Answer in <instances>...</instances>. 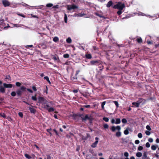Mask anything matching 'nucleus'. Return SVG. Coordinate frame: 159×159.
<instances>
[{
  "instance_id": "f257e3e1",
  "label": "nucleus",
  "mask_w": 159,
  "mask_h": 159,
  "mask_svg": "<svg viewBox=\"0 0 159 159\" xmlns=\"http://www.w3.org/2000/svg\"><path fill=\"white\" fill-rule=\"evenodd\" d=\"M52 102H53L52 101L48 102L46 101V102H44L43 104L44 108L47 110L49 112L54 111L55 110V109L53 108L52 107H50V106L48 104V103H50L52 104Z\"/></svg>"
},
{
  "instance_id": "f03ea898",
  "label": "nucleus",
  "mask_w": 159,
  "mask_h": 159,
  "mask_svg": "<svg viewBox=\"0 0 159 159\" xmlns=\"http://www.w3.org/2000/svg\"><path fill=\"white\" fill-rule=\"evenodd\" d=\"M110 129L112 132H114L116 129L118 130L119 131L117 132L116 134V135L118 137H120L121 135V132L120 131L121 129V127L120 126L118 125L116 127L115 126H112L111 127Z\"/></svg>"
},
{
  "instance_id": "7ed1b4c3",
  "label": "nucleus",
  "mask_w": 159,
  "mask_h": 159,
  "mask_svg": "<svg viewBox=\"0 0 159 159\" xmlns=\"http://www.w3.org/2000/svg\"><path fill=\"white\" fill-rule=\"evenodd\" d=\"M26 88L24 86H21L19 89H17L16 91V95L17 96L20 97L22 94L23 92L26 91Z\"/></svg>"
},
{
  "instance_id": "20e7f679",
  "label": "nucleus",
  "mask_w": 159,
  "mask_h": 159,
  "mask_svg": "<svg viewBox=\"0 0 159 159\" xmlns=\"http://www.w3.org/2000/svg\"><path fill=\"white\" fill-rule=\"evenodd\" d=\"M125 7L124 3L121 2H118L117 4L114 6L113 8L119 10H122Z\"/></svg>"
},
{
  "instance_id": "39448f33",
  "label": "nucleus",
  "mask_w": 159,
  "mask_h": 159,
  "mask_svg": "<svg viewBox=\"0 0 159 159\" xmlns=\"http://www.w3.org/2000/svg\"><path fill=\"white\" fill-rule=\"evenodd\" d=\"M70 116L72 117V119L75 121H77L80 118V114L72 113L70 115Z\"/></svg>"
},
{
  "instance_id": "423d86ee",
  "label": "nucleus",
  "mask_w": 159,
  "mask_h": 159,
  "mask_svg": "<svg viewBox=\"0 0 159 159\" xmlns=\"http://www.w3.org/2000/svg\"><path fill=\"white\" fill-rule=\"evenodd\" d=\"M82 115H80V117L83 120H89L90 122H91L92 120V117L91 116H88V115H86L84 117Z\"/></svg>"
},
{
  "instance_id": "0eeeda50",
  "label": "nucleus",
  "mask_w": 159,
  "mask_h": 159,
  "mask_svg": "<svg viewBox=\"0 0 159 159\" xmlns=\"http://www.w3.org/2000/svg\"><path fill=\"white\" fill-rule=\"evenodd\" d=\"M67 7L68 10L69 11L75 10L77 8L76 6L74 4L72 5H67Z\"/></svg>"
},
{
  "instance_id": "6e6552de",
  "label": "nucleus",
  "mask_w": 159,
  "mask_h": 159,
  "mask_svg": "<svg viewBox=\"0 0 159 159\" xmlns=\"http://www.w3.org/2000/svg\"><path fill=\"white\" fill-rule=\"evenodd\" d=\"M90 64L91 65H99L101 64V61L98 60H93L90 61Z\"/></svg>"
},
{
  "instance_id": "1a4fd4ad",
  "label": "nucleus",
  "mask_w": 159,
  "mask_h": 159,
  "mask_svg": "<svg viewBox=\"0 0 159 159\" xmlns=\"http://www.w3.org/2000/svg\"><path fill=\"white\" fill-rule=\"evenodd\" d=\"M2 2L3 6L6 7L9 6L10 5V3L8 0H2Z\"/></svg>"
},
{
  "instance_id": "9d476101",
  "label": "nucleus",
  "mask_w": 159,
  "mask_h": 159,
  "mask_svg": "<svg viewBox=\"0 0 159 159\" xmlns=\"http://www.w3.org/2000/svg\"><path fill=\"white\" fill-rule=\"evenodd\" d=\"M98 137H96L95 139L96 140L95 141L94 143H93L91 145V146L92 148H95L96 147L97 145L98 144Z\"/></svg>"
},
{
  "instance_id": "9b49d317",
  "label": "nucleus",
  "mask_w": 159,
  "mask_h": 159,
  "mask_svg": "<svg viewBox=\"0 0 159 159\" xmlns=\"http://www.w3.org/2000/svg\"><path fill=\"white\" fill-rule=\"evenodd\" d=\"M141 102L138 101L137 102H133L132 103V104L133 106H132V107H138L139 106Z\"/></svg>"
},
{
  "instance_id": "f8f14e48",
  "label": "nucleus",
  "mask_w": 159,
  "mask_h": 159,
  "mask_svg": "<svg viewBox=\"0 0 159 159\" xmlns=\"http://www.w3.org/2000/svg\"><path fill=\"white\" fill-rule=\"evenodd\" d=\"M3 86L5 88H11L12 86V84H7L6 83L3 84Z\"/></svg>"
},
{
  "instance_id": "ddd939ff",
  "label": "nucleus",
  "mask_w": 159,
  "mask_h": 159,
  "mask_svg": "<svg viewBox=\"0 0 159 159\" xmlns=\"http://www.w3.org/2000/svg\"><path fill=\"white\" fill-rule=\"evenodd\" d=\"M80 107H81L80 108V110L83 111L84 109V108H89L90 107V106L89 105H84L83 106L80 105Z\"/></svg>"
},
{
  "instance_id": "4468645a",
  "label": "nucleus",
  "mask_w": 159,
  "mask_h": 159,
  "mask_svg": "<svg viewBox=\"0 0 159 159\" xmlns=\"http://www.w3.org/2000/svg\"><path fill=\"white\" fill-rule=\"evenodd\" d=\"M45 101V98L43 97H39L38 98V102L39 103H42Z\"/></svg>"
},
{
  "instance_id": "2eb2a0df",
  "label": "nucleus",
  "mask_w": 159,
  "mask_h": 159,
  "mask_svg": "<svg viewBox=\"0 0 159 159\" xmlns=\"http://www.w3.org/2000/svg\"><path fill=\"white\" fill-rule=\"evenodd\" d=\"M29 110L31 113L34 114H35L36 113V110L35 109L30 107H29Z\"/></svg>"
},
{
  "instance_id": "dca6fc26",
  "label": "nucleus",
  "mask_w": 159,
  "mask_h": 159,
  "mask_svg": "<svg viewBox=\"0 0 159 159\" xmlns=\"http://www.w3.org/2000/svg\"><path fill=\"white\" fill-rule=\"evenodd\" d=\"M111 51H108L106 52V54L107 56V58L111 57H113V55L111 53Z\"/></svg>"
},
{
  "instance_id": "f3484780",
  "label": "nucleus",
  "mask_w": 159,
  "mask_h": 159,
  "mask_svg": "<svg viewBox=\"0 0 159 159\" xmlns=\"http://www.w3.org/2000/svg\"><path fill=\"white\" fill-rule=\"evenodd\" d=\"M4 87L2 86H0V92L2 93H5V89Z\"/></svg>"
},
{
  "instance_id": "a211bd4d",
  "label": "nucleus",
  "mask_w": 159,
  "mask_h": 159,
  "mask_svg": "<svg viewBox=\"0 0 159 159\" xmlns=\"http://www.w3.org/2000/svg\"><path fill=\"white\" fill-rule=\"evenodd\" d=\"M113 4V2L112 1H110L109 2H108L107 3V4L106 7H109L111 6H112V5Z\"/></svg>"
},
{
  "instance_id": "6ab92c4d",
  "label": "nucleus",
  "mask_w": 159,
  "mask_h": 159,
  "mask_svg": "<svg viewBox=\"0 0 159 159\" xmlns=\"http://www.w3.org/2000/svg\"><path fill=\"white\" fill-rule=\"evenodd\" d=\"M87 15L86 12H81L80 13V17L84 16V17H87Z\"/></svg>"
},
{
  "instance_id": "aec40b11",
  "label": "nucleus",
  "mask_w": 159,
  "mask_h": 159,
  "mask_svg": "<svg viewBox=\"0 0 159 159\" xmlns=\"http://www.w3.org/2000/svg\"><path fill=\"white\" fill-rule=\"evenodd\" d=\"M52 59L54 60V61H57L58 62H59L60 61V59L58 57H57L53 55Z\"/></svg>"
},
{
  "instance_id": "412c9836",
  "label": "nucleus",
  "mask_w": 159,
  "mask_h": 159,
  "mask_svg": "<svg viewBox=\"0 0 159 159\" xmlns=\"http://www.w3.org/2000/svg\"><path fill=\"white\" fill-rule=\"evenodd\" d=\"M158 147V146L157 145H153L151 146V148L153 150H155Z\"/></svg>"
},
{
  "instance_id": "4be33fe9",
  "label": "nucleus",
  "mask_w": 159,
  "mask_h": 159,
  "mask_svg": "<svg viewBox=\"0 0 159 159\" xmlns=\"http://www.w3.org/2000/svg\"><path fill=\"white\" fill-rule=\"evenodd\" d=\"M85 57L86 58L88 59H91L92 58V56L90 54H87L85 55Z\"/></svg>"
},
{
  "instance_id": "5701e85b",
  "label": "nucleus",
  "mask_w": 159,
  "mask_h": 159,
  "mask_svg": "<svg viewBox=\"0 0 159 159\" xmlns=\"http://www.w3.org/2000/svg\"><path fill=\"white\" fill-rule=\"evenodd\" d=\"M79 72V70H77L76 71L75 76L74 77H73V80H76L77 79V75L78 74Z\"/></svg>"
},
{
  "instance_id": "b1692460",
  "label": "nucleus",
  "mask_w": 159,
  "mask_h": 159,
  "mask_svg": "<svg viewBox=\"0 0 159 159\" xmlns=\"http://www.w3.org/2000/svg\"><path fill=\"white\" fill-rule=\"evenodd\" d=\"M147 157V153L146 152H144L143 154L142 159H146Z\"/></svg>"
},
{
  "instance_id": "393cba45",
  "label": "nucleus",
  "mask_w": 159,
  "mask_h": 159,
  "mask_svg": "<svg viewBox=\"0 0 159 159\" xmlns=\"http://www.w3.org/2000/svg\"><path fill=\"white\" fill-rule=\"evenodd\" d=\"M53 40L55 42H57L59 41V38L58 37L56 36L53 38Z\"/></svg>"
},
{
  "instance_id": "a878e982",
  "label": "nucleus",
  "mask_w": 159,
  "mask_h": 159,
  "mask_svg": "<svg viewBox=\"0 0 159 159\" xmlns=\"http://www.w3.org/2000/svg\"><path fill=\"white\" fill-rule=\"evenodd\" d=\"M137 42L139 43H141L142 42V39L141 37H139L137 39Z\"/></svg>"
},
{
  "instance_id": "bb28decb",
  "label": "nucleus",
  "mask_w": 159,
  "mask_h": 159,
  "mask_svg": "<svg viewBox=\"0 0 159 159\" xmlns=\"http://www.w3.org/2000/svg\"><path fill=\"white\" fill-rule=\"evenodd\" d=\"M120 123V118H117L116 119V121L115 123L116 124H119Z\"/></svg>"
},
{
  "instance_id": "cd10ccee",
  "label": "nucleus",
  "mask_w": 159,
  "mask_h": 159,
  "mask_svg": "<svg viewBox=\"0 0 159 159\" xmlns=\"http://www.w3.org/2000/svg\"><path fill=\"white\" fill-rule=\"evenodd\" d=\"M106 103V101H104L102 102L101 103L102 108L103 110H104V106L105 104Z\"/></svg>"
},
{
  "instance_id": "c85d7f7f",
  "label": "nucleus",
  "mask_w": 159,
  "mask_h": 159,
  "mask_svg": "<svg viewBox=\"0 0 159 159\" xmlns=\"http://www.w3.org/2000/svg\"><path fill=\"white\" fill-rule=\"evenodd\" d=\"M106 103V101H104L102 102L101 103L102 108L103 110H104V106L105 104Z\"/></svg>"
},
{
  "instance_id": "c756f323",
  "label": "nucleus",
  "mask_w": 159,
  "mask_h": 159,
  "mask_svg": "<svg viewBox=\"0 0 159 159\" xmlns=\"http://www.w3.org/2000/svg\"><path fill=\"white\" fill-rule=\"evenodd\" d=\"M64 20L65 22L66 23L67 22V17L66 14V13L64 14Z\"/></svg>"
},
{
  "instance_id": "7c9ffc66",
  "label": "nucleus",
  "mask_w": 159,
  "mask_h": 159,
  "mask_svg": "<svg viewBox=\"0 0 159 159\" xmlns=\"http://www.w3.org/2000/svg\"><path fill=\"white\" fill-rule=\"evenodd\" d=\"M66 41L67 43H70L72 42V40L71 38L70 37L68 38L66 40Z\"/></svg>"
},
{
  "instance_id": "2f4dec72",
  "label": "nucleus",
  "mask_w": 159,
  "mask_h": 159,
  "mask_svg": "<svg viewBox=\"0 0 159 159\" xmlns=\"http://www.w3.org/2000/svg\"><path fill=\"white\" fill-rule=\"evenodd\" d=\"M5 80H8L11 81V77L9 75H7L6 76Z\"/></svg>"
},
{
  "instance_id": "473e14b6",
  "label": "nucleus",
  "mask_w": 159,
  "mask_h": 159,
  "mask_svg": "<svg viewBox=\"0 0 159 159\" xmlns=\"http://www.w3.org/2000/svg\"><path fill=\"white\" fill-rule=\"evenodd\" d=\"M44 78V79L46 80L48 82V83L51 84V82L49 80V78L48 76H45Z\"/></svg>"
},
{
  "instance_id": "72a5a7b5",
  "label": "nucleus",
  "mask_w": 159,
  "mask_h": 159,
  "mask_svg": "<svg viewBox=\"0 0 159 159\" xmlns=\"http://www.w3.org/2000/svg\"><path fill=\"white\" fill-rule=\"evenodd\" d=\"M137 157H141L142 156V154L140 152H138L136 154Z\"/></svg>"
},
{
  "instance_id": "f704fd0d",
  "label": "nucleus",
  "mask_w": 159,
  "mask_h": 159,
  "mask_svg": "<svg viewBox=\"0 0 159 159\" xmlns=\"http://www.w3.org/2000/svg\"><path fill=\"white\" fill-rule=\"evenodd\" d=\"M16 94V92L12 91L11 93V95L12 97H15Z\"/></svg>"
},
{
  "instance_id": "c9c22d12",
  "label": "nucleus",
  "mask_w": 159,
  "mask_h": 159,
  "mask_svg": "<svg viewBox=\"0 0 159 159\" xmlns=\"http://www.w3.org/2000/svg\"><path fill=\"white\" fill-rule=\"evenodd\" d=\"M36 95L35 94L34 96H32L31 97V99L32 100L34 101H36L37 98L36 97Z\"/></svg>"
},
{
  "instance_id": "e433bc0d",
  "label": "nucleus",
  "mask_w": 159,
  "mask_h": 159,
  "mask_svg": "<svg viewBox=\"0 0 159 159\" xmlns=\"http://www.w3.org/2000/svg\"><path fill=\"white\" fill-rule=\"evenodd\" d=\"M52 130V129L51 128L48 129H47V131L49 133L50 136H51L52 135V133L50 131L51 130Z\"/></svg>"
},
{
  "instance_id": "4c0bfd02",
  "label": "nucleus",
  "mask_w": 159,
  "mask_h": 159,
  "mask_svg": "<svg viewBox=\"0 0 159 159\" xmlns=\"http://www.w3.org/2000/svg\"><path fill=\"white\" fill-rule=\"evenodd\" d=\"M0 116L3 117L4 118H6V116L5 114L4 113H0Z\"/></svg>"
},
{
  "instance_id": "58836bf2",
  "label": "nucleus",
  "mask_w": 159,
  "mask_h": 159,
  "mask_svg": "<svg viewBox=\"0 0 159 159\" xmlns=\"http://www.w3.org/2000/svg\"><path fill=\"white\" fill-rule=\"evenodd\" d=\"M25 157L28 159H30L31 158V157L27 154H25Z\"/></svg>"
},
{
  "instance_id": "ea45409f",
  "label": "nucleus",
  "mask_w": 159,
  "mask_h": 159,
  "mask_svg": "<svg viewBox=\"0 0 159 159\" xmlns=\"http://www.w3.org/2000/svg\"><path fill=\"white\" fill-rule=\"evenodd\" d=\"M124 133L125 135L128 134L129 133V132L128 129H126L124 131Z\"/></svg>"
},
{
  "instance_id": "a19ab883",
  "label": "nucleus",
  "mask_w": 159,
  "mask_h": 159,
  "mask_svg": "<svg viewBox=\"0 0 159 159\" xmlns=\"http://www.w3.org/2000/svg\"><path fill=\"white\" fill-rule=\"evenodd\" d=\"M63 57L65 58H68L70 56L68 54H65L63 55Z\"/></svg>"
},
{
  "instance_id": "79ce46f5",
  "label": "nucleus",
  "mask_w": 159,
  "mask_h": 159,
  "mask_svg": "<svg viewBox=\"0 0 159 159\" xmlns=\"http://www.w3.org/2000/svg\"><path fill=\"white\" fill-rule=\"evenodd\" d=\"M121 121L122 123L125 124L127 122V120L125 118H123L122 119Z\"/></svg>"
},
{
  "instance_id": "37998d69",
  "label": "nucleus",
  "mask_w": 159,
  "mask_h": 159,
  "mask_svg": "<svg viewBox=\"0 0 159 159\" xmlns=\"http://www.w3.org/2000/svg\"><path fill=\"white\" fill-rule=\"evenodd\" d=\"M113 102L115 104L117 108L119 107V104L118 102L116 101H113Z\"/></svg>"
},
{
  "instance_id": "c03bdc74",
  "label": "nucleus",
  "mask_w": 159,
  "mask_h": 159,
  "mask_svg": "<svg viewBox=\"0 0 159 159\" xmlns=\"http://www.w3.org/2000/svg\"><path fill=\"white\" fill-rule=\"evenodd\" d=\"M16 85L17 87H21V84L19 82H16Z\"/></svg>"
},
{
  "instance_id": "a18cd8bd",
  "label": "nucleus",
  "mask_w": 159,
  "mask_h": 159,
  "mask_svg": "<svg viewBox=\"0 0 159 159\" xmlns=\"http://www.w3.org/2000/svg\"><path fill=\"white\" fill-rule=\"evenodd\" d=\"M103 120L106 122L109 121V119L107 117H104L103 118Z\"/></svg>"
},
{
  "instance_id": "49530a36",
  "label": "nucleus",
  "mask_w": 159,
  "mask_h": 159,
  "mask_svg": "<svg viewBox=\"0 0 159 159\" xmlns=\"http://www.w3.org/2000/svg\"><path fill=\"white\" fill-rule=\"evenodd\" d=\"M53 5L52 3H48L46 5L47 7H50L53 6Z\"/></svg>"
},
{
  "instance_id": "de8ad7c7",
  "label": "nucleus",
  "mask_w": 159,
  "mask_h": 159,
  "mask_svg": "<svg viewBox=\"0 0 159 159\" xmlns=\"http://www.w3.org/2000/svg\"><path fill=\"white\" fill-rule=\"evenodd\" d=\"M103 126L105 129H108L109 127L108 125L107 124H104Z\"/></svg>"
},
{
  "instance_id": "09e8293b",
  "label": "nucleus",
  "mask_w": 159,
  "mask_h": 159,
  "mask_svg": "<svg viewBox=\"0 0 159 159\" xmlns=\"http://www.w3.org/2000/svg\"><path fill=\"white\" fill-rule=\"evenodd\" d=\"M98 66H99V68H100L99 70L100 71L102 70L103 69V67L102 66V65L101 64L100 65H98Z\"/></svg>"
},
{
  "instance_id": "8fccbe9b",
  "label": "nucleus",
  "mask_w": 159,
  "mask_h": 159,
  "mask_svg": "<svg viewBox=\"0 0 159 159\" xmlns=\"http://www.w3.org/2000/svg\"><path fill=\"white\" fill-rule=\"evenodd\" d=\"M138 137L139 138H141L143 137L142 134L141 133H139L138 134Z\"/></svg>"
},
{
  "instance_id": "3c124183",
  "label": "nucleus",
  "mask_w": 159,
  "mask_h": 159,
  "mask_svg": "<svg viewBox=\"0 0 159 159\" xmlns=\"http://www.w3.org/2000/svg\"><path fill=\"white\" fill-rule=\"evenodd\" d=\"M146 128L147 130H148L149 131H150L151 130V127H150V126L148 125L146 126Z\"/></svg>"
},
{
  "instance_id": "603ef678",
  "label": "nucleus",
  "mask_w": 159,
  "mask_h": 159,
  "mask_svg": "<svg viewBox=\"0 0 159 159\" xmlns=\"http://www.w3.org/2000/svg\"><path fill=\"white\" fill-rule=\"evenodd\" d=\"M122 10H119L117 11V13L118 15H120L122 13Z\"/></svg>"
},
{
  "instance_id": "864d4df0",
  "label": "nucleus",
  "mask_w": 159,
  "mask_h": 159,
  "mask_svg": "<svg viewBox=\"0 0 159 159\" xmlns=\"http://www.w3.org/2000/svg\"><path fill=\"white\" fill-rule=\"evenodd\" d=\"M18 115L19 116L21 117V118H22L23 116V115L22 112H19L18 113Z\"/></svg>"
},
{
  "instance_id": "5fc2aeb1",
  "label": "nucleus",
  "mask_w": 159,
  "mask_h": 159,
  "mask_svg": "<svg viewBox=\"0 0 159 159\" xmlns=\"http://www.w3.org/2000/svg\"><path fill=\"white\" fill-rule=\"evenodd\" d=\"M143 149V147L142 146H139L138 148V149L139 151H141Z\"/></svg>"
},
{
  "instance_id": "6e6d98bb",
  "label": "nucleus",
  "mask_w": 159,
  "mask_h": 159,
  "mask_svg": "<svg viewBox=\"0 0 159 159\" xmlns=\"http://www.w3.org/2000/svg\"><path fill=\"white\" fill-rule=\"evenodd\" d=\"M145 133L147 135H150L151 133L150 131L148 130H146L145 132Z\"/></svg>"
},
{
  "instance_id": "4d7b16f0",
  "label": "nucleus",
  "mask_w": 159,
  "mask_h": 159,
  "mask_svg": "<svg viewBox=\"0 0 159 159\" xmlns=\"http://www.w3.org/2000/svg\"><path fill=\"white\" fill-rule=\"evenodd\" d=\"M124 156L125 157H127L129 156V153L127 152H125L124 153Z\"/></svg>"
},
{
  "instance_id": "13d9d810",
  "label": "nucleus",
  "mask_w": 159,
  "mask_h": 159,
  "mask_svg": "<svg viewBox=\"0 0 159 159\" xmlns=\"http://www.w3.org/2000/svg\"><path fill=\"white\" fill-rule=\"evenodd\" d=\"M33 47V46L32 45H27L25 46V48H27L29 47L32 48V47Z\"/></svg>"
},
{
  "instance_id": "bf43d9fd",
  "label": "nucleus",
  "mask_w": 159,
  "mask_h": 159,
  "mask_svg": "<svg viewBox=\"0 0 159 159\" xmlns=\"http://www.w3.org/2000/svg\"><path fill=\"white\" fill-rule=\"evenodd\" d=\"M26 90H27L31 93H33V91L31 89H30L26 88Z\"/></svg>"
},
{
  "instance_id": "052dcab7",
  "label": "nucleus",
  "mask_w": 159,
  "mask_h": 159,
  "mask_svg": "<svg viewBox=\"0 0 159 159\" xmlns=\"http://www.w3.org/2000/svg\"><path fill=\"white\" fill-rule=\"evenodd\" d=\"M146 147H147V148H149L150 147V143H148V142H147L146 143Z\"/></svg>"
},
{
  "instance_id": "680f3d73",
  "label": "nucleus",
  "mask_w": 159,
  "mask_h": 159,
  "mask_svg": "<svg viewBox=\"0 0 159 159\" xmlns=\"http://www.w3.org/2000/svg\"><path fill=\"white\" fill-rule=\"evenodd\" d=\"M148 141L150 143H152L153 142V139L152 138H149L148 139Z\"/></svg>"
},
{
  "instance_id": "e2e57ef3",
  "label": "nucleus",
  "mask_w": 159,
  "mask_h": 159,
  "mask_svg": "<svg viewBox=\"0 0 159 159\" xmlns=\"http://www.w3.org/2000/svg\"><path fill=\"white\" fill-rule=\"evenodd\" d=\"M54 132L57 135H58V133L57 130L55 129H54L53 130Z\"/></svg>"
},
{
  "instance_id": "0e129e2a",
  "label": "nucleus",
  "mask_w": 159,
  "mask_h": 159,
  "mask_svg": "<svg viewBox=\"0 0 159 159\" xmlns=\"http://www.w3.org/2000/svg\"><path fill=\"white\" fill-rule=\"evenodd\" d=\"M32 89L34 91H37V89L36 87L34 86H33L32 87Z\"/></svg>"
},
{
  "instance_id": "69168bd1",
  "label": "nucleus",
  "mask_w": 159,
  "mask_h": 159,
  "mask_svg": "<svg viewBox=\"0 0 159 159\" xmlns=\"http://www.w3.org/2000/svg\"><path fill=\"white\" fill-rule=\"evenodd\" d=\"M53 8H59V5H56L52 7Z\"/></svg>"
},
{
  "instance_id": "338daca9",
  "label": "nucleus",
  "mask_w": 159,
  "mask_h": 159,
  "mask_svg": "<svg viewBox=\"0 0 159 159\" xmlns=\"http://www.w3.org/2000/svg\"><path fill=\"white\" fill-rule=\"evenodd\" d=\"M139 141L138 140H136L135 141V143L136 144H139Z\"/></svg>"
},
{
  "instance_id": "774afa93",
  "label": "nucleus",
  "mask_w": 159,
  "mask_h": 159,
  "mask_svg": "<svg viewBox=\"0 0 159 159\" xmlns=\"http://www.w3.org/2000/svg\"><path fill=\"white\" fill-rule=\"evenodd\" d=\"M31 16L33 17H34V18H39V17H38L37 16H36V15H33L32 14H31Z\"/></svg>"
}]
</instances>
